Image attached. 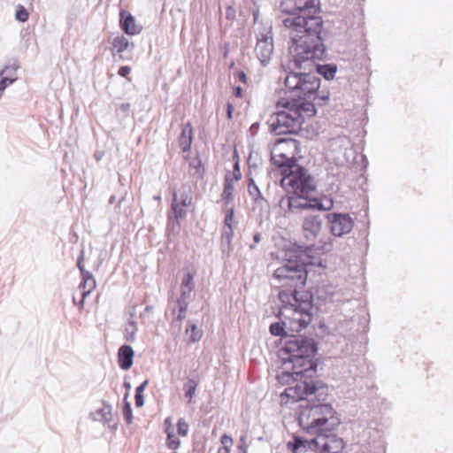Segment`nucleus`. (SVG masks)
Returning a JSON list of instances; mask_svg holds the SVG:
<instances>
[{
	"label": "nucleus",
	"mask_w": 453,
	"mask_h": 453,
	"mask_svg": "<svg viewBox=\"0 0 453 453\" xmlns=\"http://www.w3.org/2000/svg\"><path fill=\"white\" fill-rule=\"evenodd\" d=\"M84 259V251L81 250V254L78 257L77 266L81 271V282L80 283L77 292L81 296L80 303L81 306L83 307L85 298L92 292V290L96 288V280L93 275L84 269L82 265Z\"/></svg>",
	"instance_id": "nucleus-14"
},
{
	"label": "nucleus",
	"mask_w": 453,
	"mask_h": 453,
	"mask_svg": "<svg viewBox=\"0 0 453 453\" xmlns=\"http://www.w3.org/2000/svg\"><path fill=\"white\" fill-rule=\"evenodd\" d=\"M15 17L19 21L25 22L28 19V12L24 6L19 5L16 11Z\"/></svg>",
	"instance_id": "nucleus-40"
},
{
	"label": "nucleus",
	"mask_w": 453,
	"mask_h": 453,
	"mask_svg": "<svg viewBox=\"0 0 453 453\" xmlns=\"http://www.w3.org/2000/svg\"><path fill=\"white\" fill-rule=\"evenodd\" d=\"M296 1L298 16L285 19L283 24L290 29L292 44L289 51L294 58L295 65L300 67L302 61L321 59L325 55V47L320 37L322 19L316 16L319 1Z\"/></svg>",
	"instance_id": "nucleus-3"
},
{
	"label": "nucleus",
	"mask_w": 453,
	"mask_h": 453,
	"mask_svg": "<svg viewBox=\"0 0 453 453\" xmlns=\"http://www.w3.org/2000/svg\"><path fill=\"white\" fill-rule=\"evenodd\" d=\"M233 237V226H223L221 234V248L224 253H229L232 250Z\"/></svg>",
	"instance_id": "nucleus-26"
},
{
	"label": "nucleus",
	"mask_w": 453,
	"mask_h": 453,
	"mask_svg": "<svg viewBox=\"0 0 453 453\" xmlns=\"http://www.w3.org/2000/svg\"><path fill=\"white\" fill-rule=\"evenodd\" d=\"M278 318L280 321L270 326L271 334L275 336H283L294 334L293 332H290L289 328L286 325H284V318L280 316V311H278Z\"/></svg>",
	"instance_id": "nucleus-27"
},
{
	"label": "nucleus",
	"mask_w": 453,
	"mask_h": 453,
	"mask_svg": "<svg viewBox=\"0 0 453 453\" xmlns=\"http://www.w3.org/2000/svg\"><path fill=\"white\" fill-rule=\"evenodd\" d=\"M287 446L292 453H303L307 449L320 453H338L343 448V441L328 433H323L310 440L295 437Z\"/></svg>",
	"instance_id": "nucleus-7"
},
{
	"label": "nucleus",
	"mask_w": 453,
	"mask_h": 453,
	"mask_svg": "<svg viewBox=\"0 0 453 453\" xmlns=\"http://www.w3.org/2000/svg\"><path fill=\"white\" fill-rule=\"evenodd\" d=\"M256 54L263 65H266L272 58L273 53V40L271 27H265L263 32L257 35Z\"/></svg>",
	"instance_id": "nucleus-13"
},
{
	"label": "nucleus",
	"mask_w": 453,
	"mask_h": 453,
	"mask_svg": "<svg viewBox=\"0 0 453 453\" xmlns=\"http://www.w3.org/2000/svg\"><path fill=\"white\" fill-rule=\"evenodd\" d=\"M192 188L189 184H183L173 193L171 207L174 219L178 222L187 217L188 209L192 205Z\"/></svg>",
	"instance_id": "nucleus-11"
},
{
	"label": "nucleus",
	"mask_w": 453,
	"mask_h": 453,
	"mask_svg": "<svg viewBox=\"0 0 453 453\" xmlns=\"http://www.w3.org/2000/svg\"><path fill=\"white\" fill-rule=\"evenodd\" d=\"M279 206L284 211V213L286 215L293 213L292 212L293 203L291 201V196H287L282 197L280 200Z\"/></svg>",
	"instance_id": "nucleus-35"
},
{
	"label": "nucleus",
	"mask_w": 453,
	"mask_h": 453,
	"mask_svg": "<svg viewBox=\"0 0 453 453\" xmlns=\"http://www.w3.org/2000/svg\"><path fill=\"white\" fill-rule=\"evenodd\" d=\"M78 293H79V292H77V291L74 293V295H73V303H74L75 305H79L81 308H82V307L81 306V303H80V301H79V302H77V296H76V295H77Z\"/></svg>",
	"instance_id": "nucleus-50"
},
{
	"label": "nucleus",
	"mask_w": 453,
	"mask_h": 453,
	"mask_svg": "<svg viewBox=\"0 0 453 453\" xmlns=\"http://www.w3.org/2000/svg\"><path fill=\"white\" fill-rule=\"evenodd\" d=\"M233 439L226 434H224L221 437V443L223 444L222 448H226V449H228V448L233 445Z\"/></svg>",
	"instance_id": "nucleus-43"
},
{
	"label": "nucleus",
	"mask_w": 453,
	"mask_h": 453,
	"mask_svg": "<svg viewBox=\"0 0 453 453\" xmlns=\"http://www.w3.org/2000/svg\"><path fill=\"white\" fill-rule=\"evenodd\" d=\"M280 265L274 264L273 280L277 288H297L303 287L308 279L311 263L305 261L294 250H286Z\"/></svg>",
	"instance_id": "nucleus-5"
},
{
	"label": "nucleus",
	"mask_w": 453,
	"mask_h": 453,
	"mask_svg": "<svg viewBox=\"0 0 453 453\" xmlns=\"http://www.w3.org/2000/svg\"><path fill=\"white\" fill-rule=\"evenodd\" d=\"M291 201L293 213H296L298 210L312 209V199L308 200L306 196L293 195L291 196Z\"/></svg>",
	"instance_id": "nucleus-25"
},
{
	"label": "nucleus",
	"mask_w": 453,
	"mask_h": 453,
	"mask_svg": "<svg viewBox=\"0 0 453 453\" xmlns=\"http://www.w3.org/2000/svg\"><path fill=\"white\" fill-rule=\"evenodd\" d=\"M128 40L124 36H119L115 38V50L119 51H123L128 47Z\"/></svg>",
	"instance_id": "nucleus-39"
},
{
	"label": "nucleus",
	"mask_w": 453,
	"mask_h": 453,
	"mask_svg": "<svg viewBox=\"0 0 453 453\" xmlns=\"http://www.w3.org/2000/svg\"><path fill=\"white\" fill-rule=\"evenodd\" d=\"M296 2V0H281L280 4V9L282 12L296 17L295 15L297 14Z\"/></svg>",
	"instance_id": "nucleus-31"
},
{
	"label": "nucleus",
	"mask_w": 453,
	"mask_h": 453,
	"mask_svg": "<svg viewBox=\"0 0 453 453\" xmlns=\"http://www.w3.org/2000/svg\"><path fill=\"white\" fill-rule=\"evenodd\" d=\"M194 274L188 272L181 280L180 296L178 300H183L187 302L188 298L190 296V293L194 289Z\"/></svg>",
	"instance_id": "nucleus-22"
},
{
	"label": "nucleus",
	"mask_w": 453,
	"mask_h": 453,
	"mask_svg": "<svg viewBox=\"0 0 453 453\" xmlns=\"http://www.w3.org/2000/svg\"><path fill=\"white\" fill-rule=\"evenodd\" d=\"M281 186L293 195L307 196L315 188V181L307 171L295 164L288 165L280 170Z\"/></svg>",
	"instance_id": "nucleus-8"
},
{
	"label": "nucleus",
	"mask_w": 453,
	"mask_h": 453,
	"mask_svg": "<svg viewBox=\"0 0 453 453\" xmlns=\"http://www.w3.org/2000/svg\"><path fill=\"white\" fill-rule=\"evenodd\" d=\"M232 111H233V107L230 104H227V117L228 119H231L232 118Z\"/></svg>",
	"instance_id": "nucleus-51"
},
{
	"label": "nucleus",
	"mask_w": 453,
	"mask_h": 453,
	"mask_svg": "<svg viewBox=\"0 0 453 453\" xmlns=\"http://www.w3.org/2000/svg\"><path fill=\"white\" fill-rule=\"evenodd\" d=\"M242 178L239 164L235 163L233 172H227L225 175L224 188L221 194L222 200L226 203L234 200V191Z\"/></svg>",
	"instance_id": "nucleus-15"
},
{
	"label": "nucleus",
	"mask_w": 453,
	"mask_h": 453,
	"mask_svg": "<svg viewBox=\"0 0 453 453\" xmlns=\"http://www.w3.org/2000/svg\"><path fill=\"white\" fill-rule=\"evenodd\" d=\"M18 66H5L4 69L0 71V97L4 90L11 84H12L16 78L10 77L9 75L12 73H15Z\"/></svg>",
	"instance_id": "nucleus-24"
},
{
	"label": "nucleus",
	"mask_w": 453,
	"mask_h": 453,
	"mask_svg": "<svg viewBox=\"0 0 453 453\" xmlns=\"http://www.w3.org/2000/svg\"><path fill=\"white\" fill-rule=\"evenodd\" d=\"M253 240L255 243H259L261 241V234L259 233H256L253 236Z\"/></svg>",
	"instance_id": "nucleus-48"
},
{
	"label": "nucleus",
	"mask_w": 453,
	"mask_h": 453,
	"mask_svg": "<svg viewBox=\"0 0 453 453\" xmlns=\"http://www.w3.org/2000/svg\"><path fill=\"white\" fill-rule=\"evenodd\" d=\"M317 351L312 339L297 337L285 342L279 350L282 372L277 375L278 381L288 385L280 394V403L289 405L311 397V381L317 370L313 357Z\"/></svg>",
	"instance_id": "nucleus-2"
},
{
	"label": "nucleus",
	"mask_w": 453,
	"mask_h": 453,
	"mask_svg": "<svg viewBox=\"0 0 453 453\" xmlns=\"http://www.w3.org/2000/svg\"><path fill=\"white\" fill-rule=\"evenodd\" d=\"M238 77H239V80L242 82H245L246 81V75L243 72H240L238 73Z\"/></svg>",
	"instance_id": "nucleus-49"
},
{
	"label": "nucleus",
	"mask_w": 453,
	"mask_h": 453,
	"mask_svg": "<svg viewBox=\"0 0 453 453\" xmlns=\"http://www.w3.org/2000/svg\"><path fill=\"white\" fill-rule=\"evenodd\" d=\"M134 350L130 346L124 345L119 348L118 357L119 365L123 370H128L133 365Z\"/></svg>",
	"instance_id": "nucleus-19"
},
{
	"label": "nucleus",
	"mask_w": 453,
	"mask_h": 453,
	"mask_svg": "<svg viewBox=\"0 0 453 453\" xmlns=\"http://www.w3.org/2000/svg\"><path fill=\"white\" fill-rule=\"evenodd\" d=\"M300 426L311 434L330 433L340 424L337 411L330 403H319L303 408L299 414Z\"/></svg>",
	"instance_id": "nucleus-6"
},
{
	"label": "nucleus",
	"mask_w": 453,
	"mask_h": 453,
	"mask_svg": "<svg viewBox=\"0 0 453 453\" xmlns=\"http://www.w3.org/2000/svg\"><path fill=\"white\" fill-rule=\"evenodd\" d=\"M136 330V325L133 321L127 324L126 327V338L127 341H133L134 339Z\"/></svg>",
	"instance_id": "nucleus-38"
},
{
	"label": "nucleus",
	"mask_w": 453,
	"mask_h": 453,
	"mask_svg": "<svg viewBox=\"0 0 453 453\" xmlns=\"http://www.w3.org/2000/svg\"><path fill=\"white\" fill-rule=\"evenodd\" d=\"M279 299L280 314L290 332L298 333L311 322L313 304L311 293L297 291L296 288L291 291L281 290Z\"/></svg>",
	"instance_id": "nucleus-4"
},
{
	"label": "nucleus",
	"mask_w": 453,
	"mask_h": 453,
	"mask_svg": "<svg viewBox=\"0 0 453 453\" xmlns=\"http://www.w3.org/2000/svg\"><path fill=\"white\" fill-rule=\"evenodd\" d=\"M197 385L198 383L195 379H188L183 386L185 396L188 399V403H191L193 401Z\"/></svg>",
	"instance_id": "nucleus-30"
},
{
	"label": "nucleus",
	"mask_w": 453,
	"mask_h": 453,
	"mask_svg": "<svg viewBox=\"0 0 453 453\" xmlns=\"http://www.w3.org/2000/svg\"><path fill=\"white\" fill-rule=\"evenodd\" d=\"M165 424L167 426H173V424H172V418L168 417L165 420Z\"/></svg>",
	"instance_id": "nucleus-52"
},
{
	"label": "nucleus",
	"mask_w": 453,
	"mask_h": 453,
	"mask_svg": "<svg viewBox=\"0 0 453 453\" xmlns=\"http://www.w3.org/2000/svg\"><path fill=\"white\" fill-rule=\"evenodd\" d=\"M178 306H179V312H178L177 318L173 321V323L175 321H177L178 324L176 326L180 328V322L185 318V315H186V311H187V308H188V303L183 301V300H178Z\"/></svg>",
	"instance_id": "nucleus-36"
},
{
	"label": "nucleus",
	"mask_w": 453,
	"mask_h": 453,
	"mask_svg": "<svg viewBox=\"0 0 453 453\" xmlns=\"http://www.w3.org/2000/svg\"><path fill=\"white\" fill-rule=\"evenodd\" d=\"M90 417L94 421L102 422L109 428H112L111 420L113 414L111 403L105 401L100 402L95 411L90 413Z\"/></svg>",
	"instance_id": "nucleus-17"
},
{
	"label": "nucleus",
	"mask_w": 453,
	"mask_h": 453,
	"mask_svg": "<svg viewBox=\"0 0 453 453\" xmlns=\"http://www.w3.org/2000/svg\"><path fill=\"white\" fill-rule=\"evenodd\" d=\"M186 334L190 342H196L202 338L203 332L195 324L189 322L186 327Z\"/></svg>",
	"instance_id": "nucleus-32"
},
{
	"label": "nucleus",
	"mask_w": 453,
	"mask_h": 453,
	"mask_svg": "<svg viewBox=\"0 0 453 453\" xmlns=\"http://www.w3.org/2000/svg\"><path fill=\"white\" fill-rule=\"evenodd\" d=\"M331 234L335 237H342L351 232L354 220L349 214L329 213L326 216Z\"/></svg>",
	"instance_id": "nucleus-12"
},
{
	"label": "nucleus",
	"mask_w": 453,
	"mask_h": 453,
	"mask_svg": "<svg viewBox=\"0 0 453 453\" xmlns=\"http://www.w3.org/2000/svg\"><path fill=\"white\" fill-rule=\"evenodd\" d=\"M318 73L326 80H332L336 73V66L333 65H323L317 66Z\"/></svg>",
	"instance_id": "nucleus-33"
},
{
	"label": "nucleus",
	"mask_w": 453,
	"mask_h": 453,
	"mask_svg": "<svg viewBox=\"0 0 453 453\" xmlns=\"http://www.w3.org/2000/svg\"><path fill=\"white\" fill-rule=\"evenodd\" d=\"M109 203H113V196H111L109 198Z\"/></svg>",
	"instance_id": "nucleus-55"
},
{
	"label": "nucleus",
	"mask_w": 453,
	"mask_h": 453,
	"mask_svg": "<svg viewBox=\"0 0 453 453\" xmlns=\"http://www.w3.org/2000/svg\"><path fill=\"white\" fill-rule=\"evenodd\" d=\"M297 142L292 139H279L272 149V161L281 169L295 164L294 157Z\"/></svg>",
	"instance_id": "nucleus-10"
},
{
	"label": "nucleus",
	"mask_w": 453,
	"mask_h": 453,
	"mask_svg": "<svg viewBox=\"0 0 453 453\" xmlns=\"http://www.w3.org/2000/svg\"><path fill=\"white\" fill-rule=\"evenodd\" d=\"M165 433L167 434V446L172 449H178L180 445V441L174 434L173 426H170L165 427Z\"/></svg>",
	"instance_id": "nucleus-34"
},
{
	"label": "nucleus",
	"mask_w": 453,
	"mask_h": 453,
	"mask_svg": "<svg viewBox=\"0 0 453 453\" xmlns=\"http://www.w3.org/2000/svg\"><path fill=\"white\" fill-rule=\"evenodd\" d=\"M248 190L250 196L253 198L255 208H258L260 211L265 210L267 208V202L252 179L249 183Z\"/></svg>",
	"instance_id": "nucleus-20"
},
{
	"label": "nucleus",
	"mask_w": 453,
	"mask_h": 453,
	"mask_svg": "<svg viewBox=\"0 0 453 453\" xmlns=\"http://www.w3.org/2000/svg\"><path fill=\"white\" fill-rule=\"evenodd\" d=\"M125 412H126L127 419L129 421L130 418H131V408H130L129 404H127Z\"/></svg>",
	"instance_id": "nucleus-47"
},
{
	"label": "nucleus",
	"mask_w": 453,
	"mask_h": 453,
	"mask_svg": "<svg viewBox=\"0 0 453 453\" xmlns=\"http://www.w3.org/2000/svg\"><path fill=\"white\" fill-rule=\"evenodd\" d=\"M128 104H123L120 106V108L123 110V111H127L128 109Z\"/></svg>",
	"instance_id": "nucleus-54"
},
{
	"label": "nucleus",
	"mask_w": 453,
	"mask_h": 453,
	"mask_svg": "<svg viewBox=\"0 0 453 453\" xmlns=\"http://www.w3.org/2000/svg\"><path fill=\"white\" fill-rule=\"evenodd\" d=\"M330 151L337 164H343L344 161H348L349 154L351 152L350 142L347 138L334 139L330 143Z\"/></svg>",
	"instance_id": "nucleus-16"
},
{
	"label": "nucleus",
	"mask_w": 453,
	"mask_h": 453,
	"mask_svg": "<svg viewBox=\"0 0 453 453\" xmlns=\"http://www.w3.org/2000/svg\"><path fill=\"white\" fill-rule=\"evenodd\" d=\"M218 453H229V449H226V448H220L218 450Z\"/></svg>",
	"instance_id": "nucleus-53"
},
{
	"label": "nucleus",
	"mask_w": 453,
	"mask_h": 453,
	"mask_svg": "<svg viewBox=\"0 0 453 453\" xmlns=\"http://www.w3.org/2000/svg\"><path fill=\"white\" fill-rule=\"evenodd\" d=\"M285 86L287 90L276 104L278 111L268 120L271 132L278 135L296 133L306 119L316 114L310 99L316 97L320 79L314 73H289Z\"/></svg>",
	"instance_id": "nucleus-1"
},
{
	"label": "nucleus",
	"mask_w": 453,
	"mask_h": 453,
	"mask_svg": "<svg viewBox=\"0 0 453 453\" xmlns=\"http://www.w3.org/2000/svg\"><path fill=\"white\" fill-rule=\"evenodd\" d=\"M233 222H234V209L229 208L226 210L223 226H233Z\"/></svg>",
	"instance_id": "nucleus-42"
},
{
	"label": "nucleus",
	"mask_w": 453,
	"mask_h": 453,
	"mask_svg": "<svg viewBox=\"0 0 453 453\" xmlns=\"http://www.w3.org/2000/svg\"><path fill=\"white\" fill-rule=\"evenodd\" d=\"M311 396L318 402H324L329 395V388L321 381H311Z\"/></svg>",
	"instance_id": "nucleus-21"
},
{
	"label": "nucleus",
	"mask_w": 453,
	"mask_h": 453,
	"mask_svg": "<svg viewBox=\"0 0 453 453\" xmlns=\"http://www.w3.org/2000/svg\"><path fill=\"white\" fill-rule=\"evenodd\" d=\"M177 426H178V434L180 436H186L188 434V423L183 418H180L178 420Z\"/></svg>",
	"instance_id": "nucleus-41"
},
{
	"label": "nucleus",
	"mask_w": 453,
	"mask_h": 453,
	"mask_svg": "<svg viewBox=\"0 0 453 453\" xmlns=\"http://www.w3.org/2000/svg\"><path fill=\"white\" fill-rule=\"evenodd\" d=\"M119 23L121 30L128 35H135L142 31V26L137 23L135 18L127 11H120Z\"/></svg>",
	"instance_id": "nucleus-18"
},
{
	"label": "nucleus",
	"mask_w": 453,
	"mask_h": 453,
	"mask_svg": "<svg viewBox=\"0 0 453 453\" xmlns=\"http://www.w3.org/2000/svg\"><path fill=\"white\" fill-rule=\"evenodd\" d=\"M242 88L240 87H235L234 88V94L237 97H241L242 96Z\"/></svg>",
	"instance_id": "nucleus-46"
},
{
	"label": "nucleus",
	"mask_w": 453,
	"mask_h": 453,
	"mask_svg": "<svg viewBox=\"0 0 453 453\" xmlns=\"http://www.w3.org/2000/svg\"><path fill=\"white\" fill-rule=\"evenodd\" d=\"M131 72V68L128 66H122L119 69L118 73L122 77H127Z\"/></svg>",
	"instance_id": "nucleus-44"
},
{
	"label": "nucleus",
	"mask_w": 453,
	"mask_h": 453,
	"mask_svg": "<svg viewBox=\"0 0 453 453\" xmlns=\"http://www.w3.org/2000/svg\"><path fill=\"white\" fill-rule=\"evenodd\" d=\"M104 151H96L94 154V157L96 161H100L102 157H104Z\"/></svg>",
	"instance_id": "nucleus-45"
},
{
	"label": "nucleus",
	"mask_w": 453,
	"mask_h": 453,
	"mask_svg": "<svg viewBox=\"0 0 453 453\" xmlns=\"http://www.w3.org/2000/svg\"><path fill=\"white\" fill-rule=\"evenodd\" d=\"M147 385V381H144L137 388H136V394H135V404L137 407H142L144 403L142 392Z\"/></svg>",
	"instance_id": "nucleus-37"
},
{
	"label": "nucleus",
	"mask_w": 453,
	"mask_h": 453,
	"mask_svg": "<svg viewBox=\"0 0 453 453\" xmlns=\"http://www.w3.org/2000/svg\"><path fill=\"white\" fill-rule=\"evenodd\" d=\"M384 448L381 440L379 436H376L372 440V443H369V446L365 444L362 445V453H383Z\"/></svg>",
	"instance_id": "nucleus-29"
},
{
	"label": "nucleus",
	"mask_w": 453,
	"mask_h": 453,
	"mask_svg": "<svg viewBox=\"0 0 453 453\" xmlns=\"http://www.w3.org/2000/svg\"><path fill=\"white\" fill-rule=\"evenodd\" d=\"M323 220L319 215L310 214L303 218L302 231L307 241L314 242V247L321 253L333 250L334 239L331 236H322Z\"/></svg>",
	"instance_id": "nucleus-9"
},
{
	"label": "nucleus",
	"mask_w": 453,
	"mask_h": 453,
	"mask_svg": "<svg viewBox=\"0 0 453 453\" xmlns=\"http://www.w3.org/2000/svg\"><path fill=\"white\" fill-rule=\"evenodd\" d=\"M193 140V129L189 123H187L181 131V134L179 139V143L181 150L187 152L190 150Z\"/></svg>",
	"instance_id": "nucleus-23"
},
{
	"label": "nucleus",
	"mask_w": 453,
	"mask_h": 453,
	"mask_svg": "<svg viewBox=\"0 0 453 453\" xmlns=\"http://www.w3.org/2000/svg\"><path fill=\"white\" fill-rule=\"evenodd\" d=\"M312 209L319 211H330L334 207V201L332 198L323 196L320 198L312 199Z\"/></svg>",
	"instance_id": "nucleus-28"
}]
</instances>
